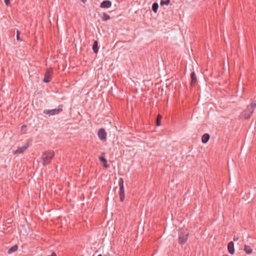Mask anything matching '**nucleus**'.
I'll return each instance as SVG.
<instances>
[{
  "label": "nucleus",
  "instance_id": "obj_1",
  "mask_svg": "<svg viewBox=\"0 0 256 256\" xmlns=\"http://www.w3.org/2000/svg\"><path fill=\"white\" fill-rule=\"evenodd\" d=\"M54 156V152L53 151H48L44 152L42 156L43 164L46 165L48 164Z\"/></svg>",
  "mask_w": 256,
  "mask_h": 256
},
{
  "label": "nucleus",
  "instance_id": "obj_2",
  "mask_svg": "<svg viewBox=\"0 0 256 256\" xmlns=\"http://www.w3.org/2000/svg\"><path fill=\"white\" fill-rule=\"evenodd\" d=\"M254 105H249L248 106L247 108L244 110L240 114L241 118L248 119L250 118L252 114L254 112Z\"/></svg>",
  "mask_w": 256,
  "mask_h": 256
},
{
  "label": "nucleus",
  "instance_id": "obj_3",
  "mask_svg": "<svg viewBox=\"0 0 256 256\" xmlns=\"http://www.w3.org/2000/svg\"><path fill=\"white\" fill-rule=\"evenodd\" d=\"M188 233L186 230L184 232L181 233L179 235V243L180 244H184L186 242L188 239Z\"/></svg>",
  "mask_w": 256,
  "mask_h": 256
},
{
  "label": "nucleus",
  "instance_id": "obj_4",
  "mask_svg": "<svg viewBox=\"0 0 256 256\" xmlns=\"http://www.w3.org/2000/svg\"><path fill=\"white\" fill-rule=\"evenodd\" d=\"M62 111V109H53V110H45L44 111V113L46 114H48L50 116H53L59 114Z\"/></svg>",
  "mask_w": 256,
  "mask_h": 256
},
{
  "label": "nucleus",
  "instance_id": "obj_5",
  "mask_svg": "<svg viewBox=\"0 0 256 256\" xmlns=\"http://www.w3.org/2000/svg\"><path fill=\"white\" fill-rule=\"evenodd\" d=\"M53 74L52 70V68H48L47 70L44 78V82H48L50 80Z\"/></svg>",
  "mask_w": 256,
  "mask_h": 256
},
{
  "label": "nucleus",
  "instance_id": "obj_6",
  "mask_svg": "<svg viewBox=\"0 0 256 256\" xmlns=\"http://www.w3.org/2000/svg\"><path fill=\"white\" fill-rule=\"evenodd\" d=\"M98 138L102 140H105L106 139V132L104 129L100 128L98 132Z\"/></svg>",
  "mask_w": 256,
  "mask_h": 256
},
{
  "label": "nucleus",
  "instance_id": "obj_7",
  "mask_svg": "<svg viewBox=\"0 0 256 256\" xmlns=\"http://www.w3.org/2000/svg\"><path fill=\"white\" fill-rule=\"evenodd\" d=\"M28 145L26 144L24 146L18 148V149L16 150H13L12 153L14 154L22 153L24 150H26L28 148Z\"/></svg>",
  "mask_w": 256,
  "mask_h": 256
},
{
  "label": "nucleus",
  "instance_id": "obj_8",
  "mask_svg": "<svg viewBox=\"0 0 256 256\" xmlns=\"http://www.w3.org/2000/svg\"><path fill=\"white\" fill-rule=\"evenodd\" d=\"M112 4L110 1L104 0L100 4V6L102 8H109L111 6Z\"/></svg>",
  "mask_w": 256,
  "mask_h": 256
},
{
  "label": "nucleus",
  "instance_id": "obj_9",
  "mask_svg": "<svg viewBox=\"0 0 256 256\" xmlns=\"http://www.w3.org/2000/svg\"><path fill=\"white\" fill-rule=\"evenodd\" d=\"M228 252L230 254H234V244L233 242H231L228 244Z\"/></svg>",
  "mask_w": 256,
  "mask_h": 256
},
{
  "label": "nucleus",
  "instance_id": "obj_10",
  "mask_svg": "<svg viewBox=\"0 0 256 256\" xmlns=\"http://www.w3.org/2000/svg\"><path fill=\"white\" fill-rule=\"evenodd\" d=\"M210 139V135L208 134H204L202 138V141L204 144L206 143Z\"/></svg>",
  "mask_w": 256,
  "mask_h": 256
},
{
  "label": "nucleus",
  "instance_id": "obj_11",
  "mask_svg": "<svg viewBox=\"0 0 256 256\" xmlns=\"http://www.w3.org/2000/svg\"><path fill=\"white\" fill-rule=\"evenodd\" d=\"M244 250L247 254H250L252 252V249L248 245H244Z\"/></svg>",
  "mask_w": 256,
  "mask_h": 256
},
{
  "label": "nucleus",
  "instance_id": "obj_12",
  "mask_svg": "<svg viewBox=\"0 0 256 256\" xmlns=\"http://www.w3.org/2000/svg\"><path fill=\"white\" fill-rule=\"evenodd\" d=\"M191 84L192 86H194L196 84V74L194 72H192L191 74Z\"/></svg>",
  "mask_w": 256,
  "mask_h": 256
},
{
  "label": "nucleus",
  "instance_id": "obj_13",
  "mask_svg": "<svg viewBox=\"0 0 256 256\" xmlns=\"http://www.w3.org/2000/svg\"><path fill=\"white\" fill-rule=\"evenodd\" d=\"M99 160L101 162L104 163V166L106 168L109 166L106 164L107 160L105 158L102 156H100Z\"/></svg>",
  "mask_w": 256,
  "mask_h": 256
},
{
  "label": "nucleus",
  "instance_id": "obj_14",
  "mask_svg": "<svg viewBox=\"0 0 256 256\" xmlns=\"http://www.w3.org/2000/svg\"><path fill=\"white\" fill-rule=\"evenodd\" d=\"M18 249L17 245H14L11 247L8 250V253L10 254L14 252H15Z\"/></svg>",
  "mask_w": 256,
  "mask_h": 256
},
{
  "label": "nucleus",
  "instance_id": "obj_15",
  "mask_svg": "<svg viewBox=\"0 0 256 256\" xmlns=\"http://www.w3.org/2000/svg\"><path fill=\"white\" fill-rule=\"evenodd\" d=\"M119 186H120V190H124V180L122 178H120L118 182Z\"/></svg>",
  "mask_w": 256,
  "mask_h": 256
},
{
  "label": "nucleus",
  "instance_id": "obj_16",
  "mask_svg": "<svg viewBox=\"0 0 256 256\" xmlns=\"http://www.w3.org/2000/svg\"><path fill=\"white\" fill-rule=\"evenodd\" d=\"M92 49L94 53H97L98 51V42L96 40L94 42Z\"/></svg>",
  "mask_w": 256,
  "mask_h": 256
},
{
  "label": "nucleus",
  "instance_id": "obj_17",
  "mask_svg": "<svg viewBox=\"0 0 256 256\" xmlns=\"http://www.w3.org/2000/svg\"><path fill=\"white\" fill-rule=\"evenodd\" d=\"M120 200L122 202L124 201V198H125L124 190H120Z\"/></svg>",
  "mask_w": 256,
  "mask_h": 256
},
{
  "label": "nucleus",
  "instance_id": "obj_18",
  "mask_svg": "<svg viewBox=\"0 0 256 256\" xmlns=\"http://www.w3.org/2000/svg\"><path fill=\"white\" fill-rule=\"evenodd\" d=\"M102 20L106 21L110 19V16L106 14V13H103L102 16Z\"/></svg>",
  "mask_w": 256,
  "mask_h": 256
},
{
  "label": "nucleus",
  "instance_id": "obj_19",
  "mask_svg": "<svg viewBox=\"0 0 256 256\" xmlns=\"http://www.w3.org/2000/svg\"><path fill=\"white\" fill-rule=\"evenodd\" d=\"M170 3V0H161L160 4V6L168 5Z\"/></svg>",
  "mask_w": 256,
  "mask_h": 256
},
{
  "label": "nucleus",
  "instance_id": "obj_20",
  "mask_svg": "<svg viewBox=\"0 0 256 256\" xmlns=\"http://www.w3.org/2000/svg\"><path fill=\"white\" fill-rule=\"evenodd\" d=\"M158 7V3H156V2H155L152 4V8L153 11L155 13L157 12Z\"/></svg>",
  "mask_w": 256,
  "mask_h": 256
},
{
  "label": "nucleus",
  "instance_id": "obj_21",
  "mask_svg": "<svg viewBox=\"0 0 256 256\" xmlns=\"http://www.w3.org/2000/svg\"><path fill=\"white\" fill-rule=\"evenodd\" d=\"M162 116L160 114H159L158 115L157 119H156V124L158 126H160V124H161L160 120H162Z\"/></svg>",
  "mask_w": 256,
  "mask_h": 256
},
{
  "label": "nucleus",
  "instance_id": "obj_22",
  "mask_svg": "<svg viewBox=\"0 0 256 256\" xmlns=\"http://www.w3.org/2000/svg\"><path fill=\"white\" fill-rule=\"evenodd\" d=\"M20 34V32L18 30H17L16 32V39L19 40H20V37H19V34Z\"/></svg>",
  "mask_w": 256,
  "mask_h": 256
},
{
  "label": "nucleus",
  "instance_id": "obj_23",
  "mask_svg": "<svg viewBox=\"0 0 256 256\" xmlns=\"http://www.w3.org/2000/svg\"><path fill=\"white\" fill-rule=\"evenodd\" d=\"M5 4L6 6H8L10 4V2L9 0H4Z\"/></svg>",
  "mask_w": 256,
  "mask_h": 256
},
{
  "label": "nucleus",
  "instance_id": "obj_24",
  "mask_svg": "<svg viewBox=\"0 0 256 256\" xmlns=\"http://www.w3.org/2000/svg\"><path fill=\"white\" fill-rule=\"evenodd\" d=\"M252 104H254V108L256 107V103L255 102H252L250 105H252Z\"/></svg>",
  "mask_w": 256,
  "mask_h": 256
},
{
  "label": "nucleus",
  "instance_id": "obj_25",
  "mask_svg": "<svg viewBox=\"0 0 256 256\" xmlns=\"http://www.w3.org/2000/svg\"><path fill=\"white\" fill-rule=\"evenodd\" d=\"M48 256H56V254L54 252H53L51 255Z\"/></svg>",
  "mask_w": 256,
  "mask_h": 256
},
{
  "label": "nucleus",
  "instance_id": "obj_26",
  "mask_svg": "<svg viewBox=\"0 0 256 256\" xmlns=\"http://www.w3.org/2000/svg\"><path fill=\"white\" fill-rule=\"evenodd\" d=\"M26 128V126H24V125L22 126V130H24V128Z\"/></svg>",
  "mask_w": 256,
  "mask_h": 256
},
{
  "label": "nucleus",
  "instance_id": "obj_27",
  "mask_svg": "<svg viewBox=\"0 0 256 256\" xmlns=\"http://www.w3.org/2000/svg\"><path fill=\"white\" fill-rule=\"evenodd\" d=\"M238 239V238H236V236H234V241H236V240H237Z\"/></svg>",
  "mask_w": 256,
  "mask_h": 256
}]
</instances>
